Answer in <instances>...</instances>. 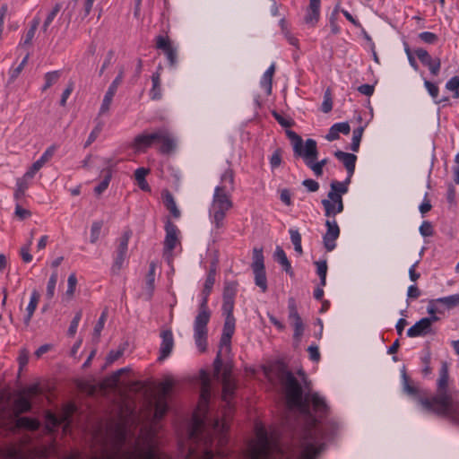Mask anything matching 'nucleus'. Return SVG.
Segmentation results:
<instances>
[{
    "label": "nucleus",
    "instance_id": "1",
    "mask_svg": "<svg viewBox=\"0 0 459 459\" xmlns=\"http://www.w3.org/2000/svg\"><path fill=\"white\" fill-rule=\"evenodd\" d=\"M293 419H286L281 433L269 434L263 426H256L255 439L249 442V459H281V437L297 449L300 459H316L340 429L339 421L330 416V407L325 397L312 392L305 372L300 369V381L289 370L286 364L278 361L273 368Z\"/></svg>",
    "mask_w": 459,
    "mask_h": 459
},
{
    "label": "nucleus",
    "instance_id": "2",
    "mask_svg": "<svg viewBox=\"0 0 459 459\" xmlns=\"http://www.w3.org/2000/svg\"><path fill=\"white\" fill-rule=\"evenodd\" d=\"M222 385L221 398L227 407L224 418H215L205 422L197 415H194L193 422L188 429L186 445L180 444L186 459H213L216 455H227L229 443V422L227 415L234 409L233 399L238 385L232 377V365L227 363L220 376L215 377Z\"/></svg>",
    "mask_w": 459,
    "mask_h": 459
},
{
    "label": "nucleus",
    "instance_id": "3",
    "mask_svg": "<svg viewBox=\"0 0 459 459\" xmlns=\"http://www.w3.org/2000/svg\"><path fill=\"white\" fill-rule=\"evenodd\" d=\"M448 366L442 362L439 377L437 379V394L429 398H420V404L428 412L435 413L437 416L450 417L454 420L459 419L458 403L447 392L448 386Z\"/></svg>",
    "mask_w": 459,
    "mask_h": 459
},
{
    "label": "nucleus",
    "instance_id": "4",
    "mask_svg": "<svg viewBox=\"0 0 459 459\" xmlns=\"http://www.w3.org/2000/svg\"><path fill=\"white\" fill-rule=\"evenodd\" d=\"M215 279L207 276L202 291L203 299L198 307V314L194 322V337L196 346L201 351L207 347V325L210 321L211 311L208 307V297L212 292Z\"/></svg>",
    "mask_w": 459,
    "mask_h": 459
},
{
    "label": "nucleus",
    "instance_id": "5",
    "mask_svg": "<svg viewBox=\"0 0 459 459\" xmlns=\"http://www.w3.org/2000/svg\"><path fill=\"white\" fill-rule=\"evenodd\" d=\"M115 436L116 440L112 447L104 449L103 459H136L137 454L135 451L124 448L126 440V429L123 425L117 424L116 426ZM141 459H170V457L152 447L146 451Z\"/></svg>",
    "mask_w": 459,
    "mask_h": 459
},
{
    "label": "nucleus",
    "instance_id": "6",
    "mask_svg": "<svg viewBox=\"0 0 459 459\" xmlns=\"http://www.w3.org/2000/svg\"><path fill=\"white\" fill-rule=\"evenodd\" d=\"M251 268L255 275V285L258 286L263 292H265L268 287L263 248L255 247L253 249Z\"/></svg>",
    "mask_w": 459,
    "mask_h": 459
},
{
    "label": "nucleus",
    "instance_id": "7",
    "mask_svg": "<svg viewBox=\"0 0 459 459\" xmlns=\"http://www.w3.org/2000/svg\"><path fill=\"white\" fill-rule=\"evenodd\" d=\"M286 135L291 143L293 148V155L296 159L302 156H309L312 153V147L316 144V141L308 138L305 142L296 132L287 129Z\"/></svg>",
    "mask_w": 459,
    "mask_h": 459
},
{
    "label": "nucleus",
    "instance_id": "8",
    "mask_svg": "<svg viewBox=\"0 0 459 459\" xmlns=\"http://www.w3.org/2000/svg\"><path fill=\"white\" fill-rule=\"evenodd\" d=\"M132 236L131 230H126L123 233V235L119 238V243L116 251V255L114 258V263L112 265V272L117 273L120 271L123 266V264L126 260L127 250H128V242Z\"/></svg>",
    "mask_w": 459,
    "mask_h": 459
},
{
    "label": "nucleus",
    "instance_id": "9",
    "mask_svg": "<svg viewBox=\"0 0 459 459\" xmlns=\"http://www.w3.org/2000/svg\"><path fill=\"white\" fill-rule=\"evenodd\" d=\"M125 74V66L120 65L118 67V74L109 85L107 92L102 100V104L100 108L99 115H103L109 110L113 97L115 96L118 86L121 84Z\"/></svg>",
    "mask_w": 459,
    "mask_h": 459
},
{
    "label": "nucleus",
    "instance_id": "10",
    "mask_svg": "<svg viewBox=\"0 0 459 459\" xmlns=\"http://www.w3.org/2000/svg\"><path fill=\"white\" fill-rule=\"evenodd\" d=\"M156 48L165 54L170 67H175L178 63V50L172 46L167 36L159 35L156 37Z\"/></svg>",
    "mask_w": 459,
    "mask_h": 459
},
{
    "label": "nucleus",
    "instance_id": "11",
    "mask_svg": "<svg viewBox=\"0 0 459 459\" xmlns=\"http://www.w3.org/2000/svg\"><path fill=\"white\" fill-rule=\"evenodd\" d=\"M165 239H164V255L171 254L177 244L179 242L178 234L180 233L177 225H175L169 219L165 223Z\"/></svg>",
    "mask_w": 459,
    "mask_h": 459
},
{
    "label": "nucleus",
    "instance_id": "12",
    "mask_svg": "<svg viewBox=\"0 0 459 459\" xmlns=\"http://www.w3.org/2000/svg\"><path fill=\"white\" fill-rule=\"evenodd\" d=\"M172 388V385L169 383L165 384L162 386L161 392L157 398L154 404V418L157 420H161L169 411L168 396Z\"/></svg>",
    "mask_w": 459,
    "mask_h": 459
},
{
    "label": "nucleus",
    "instance_id": "13",
    "mask_svg": "<svg viewBox=\"0 0 459 459\" xmlns=\"http://www.w3.org/2000/svg\"><path fill=\"white\" fill-rule=\"evenodd\" d=\"M326 232L323 236L325 248L331 252L336 247V239L340 236V228L335 220L325 221Z\"/></svg>",
    "mask_w": 459,
    "mask_h": 459
},
{
    "label": "nucleus",
    "instance_id": "14",
    "mask_svg": "<svg viewBox=\"0 0 459 459\" xmlns=\"http://www.w3.org/2000/svg\"><path fill=\"white\" fill-rule=\"evenodd\" d=\"M317 143L312 147V153L309 156H302L300 159L304 160V163L314 172L316 177L323 175V168L327 164L328 159H323L316 161L318 158Z\"/></svg>",
    "mask_w": 459,
    "mask_h": 459
},
{
    "label": "nucleus",
    "instance_id": "15",
    "mask_svg": "<svg viewBox=\"0 0 459 459\" xmlns=\"http://www.w3.org/2000/svg\"><path fill=\"white\" fill-rule=\"evenodd\" d=\"M233 203L230 192L225 191V186H216L214 189L211 208L231 209Z\"/></svg>",
    "mask_w": 459,
    "mask_h": 459
},
{
    "label": "nucleus",
    "instance_id": "16",
    "mask_svg": "<svg viewBox=\"0 0 459 459\" xmlns=\"http://www.w3.org/2000/svg\"><path fill=\"white\" fill-rule=\"evenodd\" d=\"M161 343L160 347L159 361H162L167 359L174 347L173 333L170 330H164L160 333Z\"/></svg>",
    "mask_w": 459,
    "mask_h": 459
},
{
    "label": "nucleus",
    "instance_id": "17",
    "mask_svg": "<svg viewBox=\"0 0 459 459\" xmlns=\"http://www.w3.org/2000/svg\"><path fill=\"white\" fill-rule=\"evenodd\" d=\"M435 334V331L430 327L429 319L421 318L407 330V335L411 338Z\"/></svg>",
    "mask_w": 459,
    "mask_h": 459
},
{
    "label": "nucleus",
    "instance_id": "18",
    "mask_svg": "<svg viewBox=\"0 0 459 459\" xmlns=\"http://www.w3.org/2000/svg\"><path fill=\"white\" fill-rule=\"evenodd\" d=\"M201 377V392H200V404L207 406L212 394V384L209 374L202 370Z\"/></svg>",
    "mask_w": 459,
    "mask_h": 459
},
{
    "label": "nucleus",
    "instance_id": "19",
    "mask_svg": "<svg viewBox=\"0 0 459 459\" xmlns=\"http://www.w3.org/2000/svg\"><path fill=\"white\" fill-rule=\"evenodd\" d=\"M402 388L404 394H406L407 395L413 399H416L420 403V399L422 398L420 396V390L411 381L404 367L402 369Z\"/></svg>",
    "mask_w": 459,
    "mask_h": 459
},
{
    "label": "nucleus",
    "instance_id": "20",
    "mask_svg": "<svg viewBox=\"0 0 459 459\" xmlns=\"http://www.w3.org/2000/svg\"><path fill=\"white\" fill-rule=\"evenodd\" d=\"M333 155L338 160L342 162L348 176L352 177L355 171L357 156L353 153L344 152L340 150L334 152Z\"/></svg>",
    "mask_w": 459,
    "mask_h": 459
},
{
    "label": "nucleus",
    "instance_id": "21",
    "mask_svg": "<svg viewBox=\"0 0 459 459\" xmlns=\"http://www.w3.org/2000/svg\"><path fill=\"white\" fill-rule=\"evenodd\" d=\"M320 3L321 0H309V5L304 18L307 24L315 26L317 23L320 16Z\"/></svg>",
    "mask_w": 459,
    "mask_h": 459
},
{
    "label": "nucleus",
    "instance_id": "22",
    "mask_svg": "<svg viewBox=\"0 0 459 459\" xmlns=\"http://www.w3.org/2000/svg\"><path fill=\"white\" fill-rule=\"evenodd\" d=\"M350 132L351 126L348 122L336 123L330 127L327 134L325 135V139L329 142H333L340 138V133L349 134Z\"/></svg>",
    "mask_w": 459,
    "mask_h": 459
},
{
    "label": "nucleus",
    "instance_id": "23",
    "mask_svg": "<svg viewBox=\"0 0 459 459\" xmlns=\"http://www.w3.org/2000/svg\"><path fill=\"white\" fill-rule=\"evenodd\" d=\"M230 210V209L210 208L209 214L211 222L216 230H220L224 227L226 214Z\"/></svg>",
    "mask_w": 459,
    "mask_h": 459
},
{
    "label": "nucleus",
    "instance_id": "24",
    "mask_svg": "<svg viewBox=\"0 0 459 459\" xmlns=\"http://www.w3.org/2000/svg\"><path fill=\"white\" fill-rule=\"evenodd\" d=\"M274 260L278 262L283 268V270L290 274V276L293 275V271L291 268V264L285 254V251L282 249L281 247L277 246L273 254Z\"/></svg>",
    "mask_w": 459,
    "mask_h": 459
},
{
    "label": "nucleus",
    "instance_id": "25",
    "mask_svg": "<svg viewBox=\"0 0 459 459\" xmlns=\"http://www.w3.org/2000/svg\"><path fill=\"white\" fill-rule=\"evenodd\" d=\"M152 145L148 134L143 133L134 137L132 146L135 152H144Z\"/></svg>",
    "mask_w": 459,
    "mask_h": 459
},
{
    "label": "nucleus",
    "instance_id": "26",
    "mask_svg": "<svg viewBox=\"0 0 459 459\" xmlns=\"http://www.w3.org/2000/svg\"><path fill=\"white\" fill-rule=\"evenodd\" d=\"M160 143L161 145L160 147V152L163 154H169L172 152L177 146L175 139L168 129L166 130L163 138L160 140Z\"/></svg>",
    "mask_w": 459,
    "mask_h": 459
},
{
    "label": "nucleus",
    "instance_id": "27",
    "mask_svg": "<svg viewBox=\"0 0 459 459\" xmlns=\"http://www.w3.org/2000/svg\"><path fill=\"white\" fill-rule=\"evenodd\" d=\"M274 72H275V65L272 64L268 67V69L264 72V74H263V77L260 82L261 87L265 90L267 95H270L272 93L273 77Z\"/></svg>",
    "mask_w": 459,
    "mask_h": 459
},
{
    "label": "nucleus",
    "instance_id": "28",
    "mask_svg": "<svg viewBox=\"0 0 459 459\" xmlns=\"http://www.w3.org/2000/svg\"><path fill=\"white\" fill-rule=\"evenodd\" d=\"M152 87L150 90V97L152 100H159L162 97L161 86H160V74L156 72L152 76Z\"/></svg>",
    "mask_w": 459,
    "mask_h": 459
},
{
    "label": "nucleus",
    "instance_id": "29",
    "mask_svg": "<svg viewBox=\"0 0 459 459\" xmlns=\"http://www.w3.org/2000/svg\"><path fill=\"white\" fill-rule=\"evenodd\" d=\"M149 173H150V169L143 168V167L138 168L134 171V178L136 180V183H137L138 186L140 187V189H142L143 191H151V187L145 179V177Z\"/></svg>",
    "mask_w": 459,
    "mask_h": 459
},
{
    "label": "nucleus",
    "instance_id": "30",
    "mask_svg": "<svg viewBox=\"0 0 459 459\" xmlns=\"http://www.w3.org/2000/svg\"><path fill=\"white\" fill-rule=\"evenodd\" d=\"M16 417V426L20 429H24L28 430H37L39 428V422L36 419L20 416Z\"/></svg>",
    "mask_w": 459,
    "mask_h": 459
},
{
    "label": "nucleus",
    "instance_id": "31",
    "mask_svg": "<svg viewBox=\"0 0 459 459\" xmlns=\"http://www.w3.org/2000/svg\"><path fill=\"white\" fill-rule=\"evenodd\" d=\"M225 186V191L231 192L234 190V172L228 168L221 176V186Z\"/></svg>",
    "mask_w": 459,
    "mask_h": 459
},
{
    "label": "nucleus",
    "instance_id": "32",
    "mask_svg": "<svg viewBox=\"0 0 459 459\" xmlns=\"http://www.w3.org/2000/svg\"><path fill=\"white\" fill-rule=\"evenodd\" d=\"M164 204L166 208L170 212L171 215L178 219L180 217V211L177 207L176 202L174 200L173 195L169 192H166L163 198Z\"/></svg>",
    "mask_w": 459,
    "mask_h": 459
},
{
    "label": "nucleus",
    "instance_id": "33",
    "mask_svg": "<svg viewBox=\"0 0 459 459\" xmlns=\"http://www.w3.org/2000/svg\"><path fill=\"white\" fill-rule=\"evenodd\" d=\"M14 408L15 415L19 416L20 414L29 412L31 410V403L29 398L22 396L15 401Z\"/></svg>",
    "mask_w": 459,
    "mask_h": 459
},
{
    "label": "nucleus",
    "instance_id": "34",
    "mask_svg": "<svg viewBox=\"0 0 459 459\" xmlns=\"http://www.w3.org/2000/svg\"><path fill=\"white\" fill-rule=\"evenodd\" d=\"M289 320L290 321V324L294 328L293 339L297 342H299L301 340V337L304 333V330H305V325L303 324V321L300 316L294 317V318L289 319Z\"/></svg>",
    "mask_w": 459,
    "mask_h": 459
},
{
    "label": "nucleus",
    "instance_id": "35",
    "mask_svg": "<svg viewBox=\"0 0 459 459\" xmlns=\"http://www.w3.org/2000/svg\"><path fill=\"white\" fill-rule=\"evenodd\" d=\"M351 177H347L344 181L333 180L330 184V191L344 195L348 192V186L351 183Z\"/></svg>",
    "mask_w": 459,
    "mask_h": 459
},
{
    "label": "nucleus",
    "instance_id": "36",
    "mask_svg": "<svg viewBox=\"0 0 459 459\" xmlns=\"http://www.w3.org/2000/svg\"><path fill=\"white\" fill-rule=\"evenodd\" d=\"M60 77H61V71H59V70L47 73L44 76L45 83L42 86V89H41L42 91H47L52 85L56 83Z\"/></svg>",
    "mask_w": 459,
    "mask_h": 459
},
{
    "label": "nucleus",
    "instance_id": "37",
    "mask_svg": "<svg viewBox=\"0 0 459 459\" xmlns=\"http://www.w3.org/2000/svg\"><path fill=\"white\" fill-rule=\"evenodd\" d=\"M435 301L445 305L446 308L450 309L459 305V293L439 298Z\"/></svg>",
    "mask_w": 459,
    "mask_h": 459
},
{
    "label": "nucleus",
    "instance_id": "38",
    "mask_svg": "<svg viewBox=\"0 0 459 459\" xmlns=\"http://www.w3.org/2000/svg\"><path fill=\"white\" fill-rule=\"evenodd\" d=\"M237 287L238 283L236 281L226 282L223 290V300H234Z\"/></svg>",
    "mask_w": 459,
    "mask_h": 459
},
{
    "label": "nucleus",
    "instance_id": "39",
    "mask_svg": "<svg viewBox=\"0 0 459 459\" xmlns=\"http://www.w3.org/2000/svg\"><path fill=\"white\" fill-rule=\"evenodd\" d=\"M56 147L54 145L48 147L41 157L34 162V169H41L54 155Z\"/></svg>",
    "mask_w": 459,
    "mask_h": 459
},
{
    "label": "nucleus",
    "instance_id": "40",
    "mask_svg": "<svg viewBox=\"0 0 459 459\" xmlns=\"http://www.w3.org/2000/svg\"><path fill=\"white\" fill-rule=\"evenodd\" d=\"M364 132V126H359L353 130L351 149L353 152H359V144Z\"/></svg>",
    "mask_w": 459,
    "mask_h": 459
},
{
    "label": "nucleus",
    "instance_id": "41",
    "mask_svg": "<svg viewBox=\"0 0 459 459\" xmlns=\"http://www.w3.org/2000/svg\"><path fill=\"white\" fill-rule=\"evenodd\" d=\"M29 187V183L25 178H18L16 182V190L14 192V199L19 201L25 195V192Z\"/></svg>",
    "mask_w": 459,
    "mask_h": 459
},
{
    "label": "nucleus",
    "instance_id": "42",
    "mask_svg": "<svg viewBox=\"0 0 459 459\" xmlns=\"http://www.w3.org/2000/svg\"><path fill=\"white\" fill-rule=\"evenodd\" d=\"M107 316H108V310L104 309V311L101 313V315H100L97 324L94 326L93 340L96 341V342L99 341V338L100 336V333L103 330L105 322L107 320Z\"/></svg>",
    "mask_w": 459,
    "mask_h": 459
},
{
    "label": "nucleus",
    "instance_id": "43",
    "mask_svg": "<svg viewBox=\"0 0 459 459\" xmlns=\"http://www.w3.org/2000/svg\"><path fill=\"white\" fill-rule=\"evenodd\" d=\"M424 85L428 91V92L429 93V95L433 98V100L437 102V103H441L443 101H447L448 100V98L446 97L442 100H437V97H438V93H439V89L437 87V85H436L435 83L428 81V80H425L424 81Z\"/></svg>",
    "mask_w": 459,
    "mask_h": 459
},
{
    "label": "nucleus",
    "instance_id": "44",
    "mask_svg": "<svg viewBox=\"0 0 459 459\" xmlns=\"http://www.w3.org/2000/svg\"><path fill=\"white\" fill-rule=\"evenodd\" d=\"M103 225V221H95L92 222L91 228V243L94 244L99 240Z\"/></svg>",
    "mask_w": 459,
    "mask_h": 459
},
{
    "label": "nucleus",
    "instance_id": "45",
    "mask_svg": "<svg viewBox=\"0 0 459 459\" xmlns=\"http://www.w3.org/2000/svg\"><path fill=\"white\" fill-rule=\"evenodd\" d=\"M316 273L320 278V285L325 286L326 284V273H327V263L325 260L316 261Z\"/></svg>",
    "mask_w": 459,
    "mask_h": 459
},
{
    "label": "nucleus",
    "instance_id": "46",
    "mask_svg": "<svg viewBox=\"0 0 459 459\" xmlns=\"http://www.w3.org/2000/svg\"><path fill=\"white\" fill-rule=\"evenodd\" d=\"M155 265L154 264H150V270L146 275V286L149 290L148 299L152 297L153 290H154V281H155Z\"/></svg>",
    "mask_w": 459,
    "mask_h": 459
},
{
    "label": "nucleus",
    "instance_id": "47",
    "mask_svg": "<svg viewBox=\"0 0 459 459\" xmlns=\"http://www.w3.org/2000/svg\"><path fill=\"white\" fill-rule=\"evenodd\" d=\"M111 178L112 175L110 170H106V174H104L103 179L94 187V193L97 195H101L108 188Z\"/></svg>",
    "mask_w": 459,
    "mask_h": 459
},
{
    "label": "nucleus",
    "instance_id": "48",
    "mask_svg": "<svg viewBox=\"0 0 459 459\" xmlns=\"http://www.w3.org/2000/svg\"><path fill=\"white\" fill-rule=\"evenodd\" d=\"M57 278L58 274L56 271L53 272L49 277L46 292V296L48 299H51L55 295V289L57 282Z\"/></svg>",
    "mask_w": 459,
    "mask_h": 459
},
{
    "label": "nucleus",
    "instance_id": "49",
    "mask_svg": "<svg viewBox=\"0 0 459 459\" xmlns=\"http://www.w3.org/2000/svg\"><path fill=\"white\" fill-rule=\"evenodd\" d=\"M446 88L448 91L454 92L453 97L455 99L459 98V76H453L446 84Z\"/></svg>",
    "mask_w": 459,
    "mask_h": 459
},
{
    "label": "nucleus",
    "instance_id": "50",
    "mask_svg": "<svg viewBox=\"0 0 459 459\" xmlns=\"http://www.w3.org/2000/svg\"><path fill=\"white\" fill-rule=\"evenodd\" d=\"M333 108V100L330 89H327L324 94V100L321 106V110L324 113H329Z\"/></svg>",
    "mask_w": 459,
    "mask_h": 459
},
{
    "label": "nucleus",
    "instance_id": "51",
    "mask_svg": "<svg viewBox=\"0 0 459 459\" xmlns=\"http://www.w3.org/2000/svg\"><path fill=\"white\" fill-rule=\"evenodd\" d=\"M273 117L274 119L282 126L285 128L291 127L294 125V121L291 118H287L279 114L277 111L273 110L272 112Z\"/></svg>",
    "mask_w": 459,
    "mask_h": 459
},
{
    "label": "nucleus",
    "instance_id": "52",
    "mask_svg": "<svg viewBox=\"0 0 459 459\" xmlns=\"http://www.w3.org/2000/svg\"><path fill=\"white\" fill-rule=\"evenodd\" d=\"M322 205L325 209V215L326 217H334L338 212L335 211V204L330 200L323 199Z\"/></svg>",
    "mask_w": 459,
    "mask_h": 459
},
{
    "label": "nucleus",
    "instance_id": "53",
    "mask_svg": "<svg viewBox=\"0 0 459 459\" xmlns=\"http://www.w3.org/2000/svg\"><path fill=\"white\" fill-rule=\"evenodd\" d=\"M235 331V318H225L222 333L228 338L234 334Z\"/></svg>",
    "mask_w": 459,
    "mask_h": 459
},
{
    "label": "nucleus",
    "instance_id": "54",
    "mask_svg": "<svg viewBox=\"0 0 459 459\" xmlns=\"http://www.w3.org/2000/svg\"><path fill=\"white\" fill-rule=\"evenodd\" d=\"M102 127H103V123L99 122L96 125V126L94 127V129L91 131V133L90 134L87 141L85 142L84 147L90 146L97 139L98 135L100 134V133L102 130Z\"/></svg>",
    "mask_w": 459,
    "mask_h": 459
},
{
    "label": "nucleus",
    "instance_id": "55",
    "mask_svg": "<svg viewBox=\"0 0 459 459\" xmlns=\"http://www.w3.org/2000/svg\"><path fill=\"white\" fill-rule=\"evenodd\" d=\"M4 459H23L21 452L15 447H7L3 450Z\"/></svg>",
    "mask_w": 459,
    "mask_h": 459
},
{
    "label": "nucleus",
    "instance_id": "56",
    "mask_svg": "<svg viewBox=\"0 0 459 459\" xmlns=\"http://www.w3.org/2000/svg\"><path fill=\"white\" fill-rule=\"evenodd\" d=\"M430 360H431V353L429 351H427L424 356L421 358V362L424 365L422 368V374L424 376H428L431 373L432 369L430 368Z\"/></svg>",
    "mask_w": 459,
    "mask_h": 459
},
{
    "label": "nucleus",
    "instance_id": "57",
    "mask_svg": "<svg viewBox=\"0 0 459 459\" xmlns=\"http://www.w3.org/2000/svg\"><path fill=\"white\" fill-rule=\"evenodd\" d=\"M39 300V294L37 290H33L30 296V302L27 306L26 311L34 313Z\"/></svg>",
    "mask_w": 459,
    "mask_h": 459
},
{
    "label": "nucleus",
    "instance_id": "58",
    "mask_svg": "<svg viewBox=\"0 0 459 459\" xmlns=\"http://www.w3.org/2000/svg\"><path fill=\"white\" fill-rule=\"evenodd\" d=\"M77 284V278L75 273H71L67 280V290H66V295L69 297H73L75 291Z\"/></svg>",
    "mask_w": 459,
    "mask_h": 459
},
{
    "label": "nucleus",
    "instance_id": "59",
    "mask_svg": "<svg viewBox=\"0 0 459 459\" xmlns=\"http://www.w3.org/2000/svg\"><path fill=\"white\" fill-rule=\"evenodd\" d=\"M82 311H78L74 317L73 318L71 324H70V326L68 328V331H67V333L69 336H74L77 331V327H78V325H79V322L82 318Z\"/></svg>",
    "mask_w": 459,
    "mask_h": 459
},
{
    "label": "nucleus",
    "instance_id": "60",
    "mask_svg": "<svg viewBox=\"0 0 459 459\" xmlns=\"http://www.w3.org/2000/svg\"><path fill=\"white\" fill-rule=\"evenodd\" d=\"M281 149L277 148L270 158V164L273 169L278 168L281 164Z\"/></svg>",
    "mask_w": 459,
    "mask_h": 459
},
{
    "label": "nucleus",
    "instance_id": "61",
    "mask_svg": "<svg viewBox=\"0 0 459 459\" xmlns=\"http://www.w3.org/2000/svg\"><path fill=\"white\" fill-rule=\"evenodd\" d=\"M415 55L424 65H429V61L432 59L431 56L424 48L415 49Z\"/></svg>",
    "mask_w": 459,
    "mask_h": 459
},
{
    "label": "nucleus",
    "instance_id": "62",
    "mask_svg": "<svg viewBox=\"0 0 459 459\" xmlns=\"http://www.w3.org/2000/svg\"><path fill=\"white\" fill-rule=\"evenodd\" d=\"M234 300H223L222 312L226 318H235L233 316Z\"/></svg>",
    "mask_w": 459,
    "mask_h": 459
},
{
    "label": "nucleus",
    "instance_id": "63",
    "mask_svg": "<svg viewBox=\"0 0 459 459\" xmlns=\"http://www.w3.org/2000/svg\"><path fill=\"white\" fill-rule=\"evenodd\" d=\"M420 233L423 236V237H430V236H433L434 234V230H433V226L431 224V222L428 221H424L421 225L420 226Z\"/></svg>",
    "mask_w": 459,
    "mask_h": 459
},
{
    "label": "nucleus",
    "instance_id": "64",
    "mask_svg": "<svg viewBox=\"0 0 459 459\" xmlns=\"http://www.w3.org/2000/svg\"><path fill=\"white\" fill-rule=\"evenodd\" d=\"M419 39L428 44H435L437 41V36L429 31H423L419 34Z\"/></svg>",
    "mask_w": 459,
    "mask_h": 459
}]
</instances>
